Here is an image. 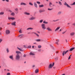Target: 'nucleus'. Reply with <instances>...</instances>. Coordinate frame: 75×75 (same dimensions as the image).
I'll return each instance as SVG.
<instances>
[{"label":"nucleus","instance_id":"obj_56","mask_svg":"<svg viewBox=\"0 0 75 75\" xmlns=\"http://www.w3.org/2000/svg\"><path fill=\"white\" fill-rule=\"evenodd\" d=\"M38 51H41V50H38Z\"/></svg>","mask_w":75,"mask_h":75},{"label":"nucleus","instance_id":"obj_25","mask_svg":"<svg viewBox=\"0 0 75 75\" xmlns=\"http://www.w3.org/2000/svg\"><path fill=\"white\" fill-rule=\"evenodd\" d=\"M33 28H29L27 29V30H33Z\"/></svg>","mask_w":75,"mask_h":75},{"label":"nucleus","instance_id":"obj_60","mask_svg":"<svg viewBox=\"0 0 75 75\" xmlns=\"http://www.w3.org/2000/svg\"><path fill=\"white\" fill-rule=\"evenodd\" d=\"M3 1H5V0H2Z\"/></svg>","mask_w":75,"mask_h":75},{"label":"nucleus","instance_id":"obj_29","mask_svg":"<svg viewBox=\"0 0 75 75\" xmlns=\"http://www.w3.org/2000/svg\"><path fill=\"white\" fill-rule=\"evenodd\" d=\"M36 41L38 42L41 41V40L40 39H37L36 40Z\"/></svg>","mask_w":75,"mask_h":75},{"label":"nucleus","instance_id":"obj_20","mask_svg":"<svg viewBox=\"0 0 75 75\" xmlns=\"http://www.w3.org/2000/svg\"><path fill=\"white\" fill-rule=\"evenodd\" d=\"M44 6V5H39V7H43Z\"/></svg>","mask_w":75,"mask_h":75},{"label":"nucleus","instance_id":"obj_31","mask_svg":"<svg viewBox=\"0 0 75 75\" xmlns=\"http://www.w3.org/2000/svg\"><path fill=\"white\" fill-rule=\"evenodd\" d=\"M56 41H57V42H56V44H57L58 45V42H59V40H57Z\"/></svg>","mask_w":75,"mask_h":75},{"label":"nucleus","instance_id":"obj_5","mask_svg":"<svg viewBox=\"0 0 75 75\" xmlns=\"http://www.w3.org/2000/svg\"><path fill=\"white\" fill-rule=\"evenodd\" d=\"M64 4L65 5V6H67V7L71 8V7L70 6H69L68 4H67V3H66V2H65V3Z\"/></svg>","mask_w":75,"mask_h":75},{"label":"nucleus","instance_id":"obj_36","mask_svg":"<svg viewBox=\"0 0 75 75\" xmlns=\"http://www.w3.org/2000/svg\"><path fill=\"white\" fill-rule=\"evenodd\" d=\"M38 47L39 48H41V45H39L38 46Z\"/></svg>","mask_w":75,"mask_h":75},{"label":"nucleus","instance_id":"obj_7","mask_svg":"<svg viewBox=\"0 0 75 75\" xmlns=\"http://www.w3.org/2000/svg\"><path fill=\"white\" fill-rule=\"evenodd\" d=\"M6 33L7 34H8L10 33V31L8 30H7L6 31Z\"/></svg>","mask_w":75,"mask_h":75},{"label":"nucleus","instance_id":"obj_10","mask_svg":"<svg viewBox=\"0 0 75 75\" xmlns=\"http://www.w3.org/2000/svg\"><path fill=\"white\" fill-rule=\"evenodd\" d=\"M9 58H10V59H12V60H13V55H11V56H10L9 57Z\"/></svg>","mask_w":75,"mask_h":75},{"label":"nucleus","instance_id":"obj_23","mask_svg":"<svg viewBox=\"0 0 75 75\" xmlns=\"http://www.w3.org/2000/svg\"><path fill=\"white\" fill-rule=\"evenodd\" d=\"M30 55H35L32 52H30Z\"/></svg>","mask_w":75,"mask_h":75},{"label":"nucleus","instance_id":"obj_30","mask_svg":"<svg viewBox=\"0 0 75 75\" xmlns=\"http://www.w3.org/2000/svg\"><path fill=\"white\" fill-rule=\"evenodd\" d=\"M0 15H1L2 14H4V12H1L0 13Z\"/></svg>","mask_w":75,"mask_h":75},{"label":"nucleus","instance_id":"obj_33","mask_svg":"<svg viewBox=\"0 0 75 75\" xmlns=\"http://www.w3.org/2000/svg\"><path fill=\"white\" fill-rule=\"evenodd\" d=\"M11 15H12V16H14V13H11Z\"/></svg>","mask_w":75,"mask_h":75},{"label":"nucleus","instance_id":"obj_15","mask_svg":"<svg viewBox=\"0 0 75 75\" xmlns=\"http://www.w3.org/2000/svg\"><path fill=\"white\" fill-rule=\"evenodd\" d=\"M21 5H24L25 6H26V5H27V4H26L23 2L21 3Z\"/></svg>","mask_w":75,"mask_h":75},{"label":"nucleus","instance_id":"obj_62","mask_svg":"<svg viewBox=\"0 0 75 75\" xmlns=\"http://www.w3.org/2000/svg\"><path fill=\"white\" fill-rule=\"evenodd\" d=\"M56 3H58V2H56Z\"/></svg>","mask_w":75,"mask_h":75},{"label":"nucleus","instance_id":"obj_8","mask_svg":"<svg viewBox=\"0 0 75 75\" xmlns=\"http://www.w3.org/2000/svg\"><path fill=\"white\" fill-rule=\"evenodd\" d=\"M46 29L47 30H48V31H52V29H51V28H50L49 27H48Z\"/></svg>","mask_w":75,"mask_h":75},{"label":"nucleus","instance_id":"obj_32","mask_svg":"<svg viewBox=\"0 0 75 75\" xmlns=\"http://www.w3.org/2000/svg\"><path fill=\"white\" fill-rule=\"evenodd\" d=\"M59 4L60 5H62V3H61V2L60 1H59Z\"/></svg>","mask_w":75,"mask_h":75},{"label":"nucleus","instance_id":"obj_46","mask_svg":"<svg viewBox=\"0 0 75 75\" xmlns=\"http://www.w3.org/2000/svg\"><path fill=\"white\" fill-rule=\"evenodd\" d=\"M23 57H26V55L25 54H24L23 56Z\"/></svg>","mask_w":75,"mask_h":75},{"label":"nucleus","instance_id":"obj_51","mask_svg":"<svg viewBox=\"0 0 75 75\" xmlns=\"http://www.w3.org/2000/svg\"><path fill=\"white\" fill-rule=\"evenodd\" d=\"M73 25H75V23H73Z\"/></svg>","mask_w":75,"mask_h":75},{"label":"nucleus","instance_id":"obj_28","mask_svg":"<svg viewBox=\"0 0 75 75\" xmlns=\"http://www.w3.org/2000/svg\"><path fill=\"white\" fill-rule=\"evenodd\" d=\"M29 4L31 6H33V4L32 3V2H30L29 3Z\"/></svg>","mask_w":75,"mask_h":75},{"label":"nucleus","instance_id":"obj_17","mask_svg":"<svg viewBox=\"0 0 75 75\" xmlns=\"http://www.w3.org/2000/svg\"><path fill=\"white\" fill-rule=\"evenodd\" d=\"M59 27H57L55 30V31H58L60 28Z\"/></svg>","mask_w":75,"mask_h":75},{"label":"nucleus","instance_id":"obj_45","mask_svg":"<svg viewBox=\"0 0 75 75\" xmlns=\"http://www.w3.org/2000/svg\"><path fill=\"white\" fill-rule=\"evenodd\" d=\"M48 10H52V9L48 8Z\"/></svg>","mask_w":75,"mask_h":75},{"label":"nucleus","instance_id":"obj_39","mask_svg":"<svg viewBox=\"0 0 75 75\" xmlns=\"http://www.w3.org/2000/svg\"><path fill=\"white\" fill-rule=\"evenodd\" d=\"M43 21V20H41L40 21V23H41Z\"/></svg>","mask_w":75,"mask_h":75},{"label":"nucleus","instance_id":"obj_38","mask_svg":"<svg viewBox=\"0 0 75 75\" xmlns=\"http://www.w3.org/2000/svg\"><path fill=\"white\" fill-rule=\"evenodd\" d=\"M6 51H7V52H9V50H8V49L7 48V49Z\"/></svg>","mask_w":75,"mask_h":75},{"label":"nucleus","instance_id":"obj_11","mask_svg":"<svg viewBox=\"0 0 75 75\" xmlns=\"http://www.w3.org/2000/svg\"><path fill=\"white\" fill-rule=\"evenodd\" d=\"M45 11V10L44 9H42V10H39L40 13H42V12H44Z\"/></svg>","mask_w":75,"mask_h":75},{"label":"nucleus","instance_id":"obj_58","mask_svg":"<svg viewBox=\"0 0 75 75\" xmlns=\"http://www.w3.org/2000/svg\"><path fill=\"white\" fill-rule=\"evenodd\" d=\"M68 24H70V23H68Z\"/></svg>","mask_w":75,"mask_h":75},{"label":"nucleus","instance_id":"obj_24","mask_svg":"<svg viewBox=\"0 0 75 75\" xmlns=\"http://www.w3.org/2000/svg\"><path fill=\"white\" fill-rule=\"evenodd\" d=\"M43 23L44 24H48V22H46L45 21L43 22Z\"/></svg>","mask_w":75,"mask_h":75},{"label":"nucleus","instance_id":"obj_22","mask_svg":"<svg viewBox=\"0 0 75 75\" xmlns=\"http://www.w3.org/2000/svg\"><path fill=\"white\" fill-rule=\"evenodd\" d=\"M24 13L25 14H26V15H30V13L27 12H25Z\"/></svg>","mask_w":75,"mask_h":75},{"label":"nucleus","instance_id":"obj_9","mask_svg":"<svg viewBox=\"0 0 75 75\" xmlns=\"http://www.w3.org/2000/svg\"><path fill=\"white\" fill-rule=\"evenodd\" d=\"M34 4L35 6V7H36V8H37L38 7V6H37V3H36V2H34Z\"/></svg>","mask_w":75,"mask_h":75},{"label":"nucleus","instance_id":"obj_42","mask_svg":"<svg viewBox=\"0 0 75 75\" xmlns=\"http://www.w3.org/2000/svg\"><path fill=\"white\" fill-rule=\"evenodd\" d=\"M71 55H70V56L69 57L68 59H71Z\"/></svg>","mask_w":75,"mask_h":75},{"label":"nucleus","instance_id":"obj_35","mask_svg":"<svg viewBox=\"0 0 75 75\" xmlns=\"http://www.w3.org/2000/svg\"><path fill=\"white\" fill-rule=\"evenodd\" d=\"M2 41H3V40L1 39H0V43H1V42Z\"/></svg>","mask_w":75,"mask_h":75},{"label":"nucleus","instance_id":"obj_64","mask_svg":"<svg viewBox=\"0 0 75 75\" xmlns=\"http://www.w3.org/2000/svg\"><path fill=\"white\" fill-rule=\"evenodd\" d=\"M46 1H48V0H46Z\"/></svg>","mask_w":75,"mask_h":75},{"label":"nucleus","instance_id":"obj_37","mask_svg":"<svg viewBox=\"0 0 75 75\" xmlns=\"http://www.w3.org/2000/svg\"><path fill=\"white\" fill-rule=\"evenodd\" d=\"M31 46L30 45V46H28V48H31Z\"/></svg>","mask_w":75,"mask_h":75},{"label":"nucleus","instance_id":"obj_34","mask_svg":"<svg viewBox=\"0 0 75 75\" xmlns=\"http://www.w3.org/2000/svg\"><path fill=\"white\" fill-rule=\"evenodd\" d=\"M37 3V4H40V2L38 1H37L36 2Z\"/></svg>","mask_w":75,"mask_h":75},{"label":"nucleus","instance_id":"obj_14","mask_svg":"<svg viewBox=\"0 0 75 75\" xmlns=\"http://www.w3.org/2000/svg\"><path fill=\"white\" fill-rule=\"evenodd\" d=\"M24 36L23 35H19L18 37L19 38H22V37H23Z\"/></svg>","mask_w":75,"mask_h":75},{"label":"nucleus","instance_id":"obj_12","mask_svg":"<svg viewBox=\"0 0 75 75\" xmlns=\"http://www.w3.org/2000/svg\"><path fill=\"white\" fill-rule=\"evenodd\" d=\"M52 67H53V66H52V64H50V65H49V69H50V68H51Z\"/></svg>","mask_w":75,"mask_h":75},{"label":"nucleus","instance_id":"obj_52","mask_svg":"<svg viewBox=\"0 0 75 75\" xmlns=\"http://www.w3.org/2000/svg\"><path fill=\"white\" fill-rule=\"evenodd\" d=\"M65 33V32H64L62 33V34H64Z\"/></svg>","mask_w":75,"mask_h":75},{"label":"nucleus","instance_id":"obj_27","mask_svg":"<svg viewBox=\"0 0 75 75\" xmlns=\"http://www.w3.org/2000/svg\"><path fill=\"white\" fill-rule=\"evenodd\" d=\"M52 5V3L51 2H50V4H49V6L50 7H51V6Z\"/></svg>","mask_w":75,"mask_h":75},{"label":"nucleus","instance_id":"obj_48","mask_svg":"<svg viewBox=\"0 0 75 75\" xmlns=\"http://www.w3.org/2000/svg\"><path fill=\"white\" fill-rule=\"evenodd\" d=\"M54 63H52V67H53V66H54Z\"/></svg>","mask_w":75,"mask_h":75},{"label":"nucleus","instance_id":"obj_54","mask_svg":"<svg viewBox=\"0 0 75 75\" xmlns=\"http://www.w3.org/2000/svg\"><path fill=\"white\" fill-rule=\"evenodd\" d=\"M34 46H32V48H34Z\"/></svg>","mask_w":75,"mask_h":75},{"label":"nucleus","instance_id":"obj_19","mask_svg":"<svg viewBox=\"0 0 75 75\" xmlns=\"http://www.w3.org/2000/svg\"><path fill=\"white\" fill-rule=\"evenodd\" d=\"M19 32L20 33H23V31H22V30H21V29L20 30Z\"/></svg>","mask_w":75,"mask_h":75},{"label":"nucleus","instance_id":"obj_49","mask_svg":"<svg viewBox=\"0 0 75 75\" xmlns=\"http://www.w3.org/2000/svg\"><path fill=\"white\" fill-rule=\"evenodd\" d=\"M1 30H2V28L1 27H0V31H1Z\"/></svg>","mask_w":75,"mask_h":75},{"label":"nucleus","instance_id":"obj_63","mask_svg":"<svg viewBox=\"0 0 75 75\" xmlns=\"http://www.w3.org/2000/svg\"><path fill=\"white\" fill-rule=\"evenodd\" d=\"M33 44H36V43H34Z\"/></svg>","mask_w":75,"mask_h":75},{"label":"nucleus","instance_id":"obj_26","mask_svg":"<svg viewBox=\"0 0 75 75\" xmlns=\"http://www.w3.org/2000/svg\"><path fill=\"white\" fill-rule=\"evenodd\" d=\"M18 49L20 51H23V50L22 49H20V48H19L18 47Z\"/></svg>","mask_w":75,"mask_h":75},{"label":"nucleus","instance_id":"obj_13","mask_svg":"<svg viewBox=\"0 0 75 75\" xmlns=\"http://www.w3.org/2000/svg\"><path fill=\"white\" fill-rule=\"evenodd\" d=\"M74 49H75V47H72V48H71L69 50V51H73V50H74Z\"/></svg>","mask_w":75,"mask_h":75},{"label":"nucleus","instance_id":"obj_59","mask_svg":"<svg viewBox=\"0 0 75 75\" xmlns=\"http://www.w3.org/2000/svg\"><path fill=\"white\" fill-rule=\"evenodd\" d=\"M9 11H10V12H12V11H10V10Z\"/></svg>","mask_w":75,"mask_h":75},{"label":"nucleus","instance_id":"obj_44","mask_svg":"<svg viewBox=\"0 0 75 75\" xmlns=\"http://www.w3.org/2000/svg\"><path fill=\"white\" fill-rule=\"evenodd\" d=\"M75 2L71 4V5H75Z\"/></svg>","mask_w":75,"mask_h":75},{"label":"nucleus","instance_id":"obj_1","mask_svg":"<svg viewBox=\"0 0 75 75\" xmlns=\"http://www.w3.org/2000/svg\"><path fill=\"white\" fill-rule=\"evenodd\" d=\"M16 53L17 54L16 55V60H19L20 58V56L19 55V54H21V52H20L16 51Z\"/></svg>","mask_w":75,"mask_h":75},{"label":"nucleus","instance_id":"obj_40","mask_svg":"<svg viewBox=\"0 0 75 75\" xmlns=\"http://www.w3.org/2000/svg\"><path fill=\"white\" fill-rule=\"evenodd\" d=\"M35 34H36V35L37 36V37H39V35H38V34L36 33H35Z\"/></svg>","mask_w":75,"mask_h":75},{"label":"nucleus","instance_id":"obj_2","mask_svg":"<svg viewBox=\"0 0 75 75\" xmlns=\"http://www.w3.org/2000/svg\"><path fill=\"white\" fill-rule=\"evenodd\" d=\"M41 27L42 29H43L44 30H45V29H46V27H45V24H42Z\"/></svg>","mask_w":75,"mask_h":75},{"label":"nucleus","instance_id":"obj_41","mask_svg":"<svg viewBox=\"0 0 75 75\" xmlns=\"http://www.w3.org/2000/svg\"><path fill=\"white\" fill-rule=\"evenodd\" d=\"M61 11L59 12H58V14H61Z\"/></svg>","mask_w":75,"mask_h":75},{"label":"nucleus","instance_id":"obj_61","mask_svg":"<svg viewBox=\"0 0 75 75\" xmlns=\"http://www.w3.org/2000/svg\"><path fill=\"white\" fill-rule=\"evenodd\" d=\"M24 47H25V45H24Z\"/></svg>","mask_w":75,"mask_h":75},{"label":"nucleus","instance_id":"obj_47","mask_svg":"<svg viewBox=\"0 0 75 75\" xmlns=\"http://www.w3.org/2000/svg\"><path fill=\"white\" fill-rule=\"evenodd\" d=\"M15 10H16V11H18V9L16 8L15 9Z\"/></svg>","mask_w":75,"mask_h":75},{"label":"nucleus","instance_id":"obj_4","mask_svg":"<svg viewBox=\"0 0 75 75\" xmlns=\"http://www.w3.org/2000/svg\"><path fill=\"white\" fill-rule=\"evenodd\" d=\"M8 19L9 20H15V18H14L9 17L8 18Z\"/></svg>","mask_w":75,"mask_h":75},{"label":"nucleus","instance_id":"obj_53","mask_svg":"<svg viewBox=\"0 0 75 75\" xmlns=\"http://www.w3.org/2000/svg\"><path fill=\"white\" fill-rule=\"evenodd\" d=\"M58 51L56 52V53L57 54V53H58Z\"/></svg>","mask_w":75,"mask_h":75},{"label":"nucleus","instance_id":"obj_43","mask_svg":"<svg viewBox=\"0 0 75 75\" xmlns=\"http://www.w3.org/2000/svg\"><path fill=\"white\" fill-rule=\"evenodd\" d=\"M7 75H10V73H7Z\"/></svg>","mask_w":75,"mask_h":75},{"label":"nucleus","instance_id":"obj_55","mask_svg":"<svg viewBox=\"0 0 75 75\" xmlns=\"http://www.w3.org/2000/svg\"><path fill=\"white\" fill-rule=\"evenodd\" d=\"M35 67V65H34L33 66V67Z\"/></svg>","mask_w":75,"mask_h":75},{"label":"nucleus","instance_id":"obj_21","mask_svg":"<svg viewBox=\"0 0 75 75\" xmlns=\"http://www.w3.org/2000/svg\"><path fill=\"white\" fill-rule=\"evenodd\" d=\"M74 34H75V33H74V32L71 33H70L71 35H74Z\"/></svg>","mask_w":75,"mask_h":75},{"label":"nucleus","instance_id":"obj_3","mask_svg":"<svg viewBox=\"0 0 75 75\" xmlns=\"http://www.w3.org/2000/svg\"><path fill=\"white\" fill-rule=\"evenodd\" d=\"M68 51H69V50H67L66 51H63V52L62 53L63 56H64V54H66L67 53V52H68Z\"/></svg>","mask_w":75,"mask_h":75},{"label":"nucleus","instance_id":"obj_18","mask_svg":"<svg viewBox=\"0 0 75 75\" xmlns=\"http://www.w3.org/2000/svg\"><path fill=\"white\" fill-rule=\"evenodd\" d=\"M38 72H39V70H38V69H36L35 71V73H38Z\"/></svg>","mask_w":75,"mask_h":75},{"label":"nucleus","instance_id":"obj_57","mask_svg":"<svg viewBox=\"0 0 75 75\" xmlns=\"http://www.w3.org/2000/svg\"><path fill=\"white\" fill-rule=\"evenodd\" d=\"M62 31V30L61 29H60V31Z\"/></svg>","mask_w":75,"mask_h":75},{"label":"nucleus","instance_id":"obj_16","mask_svg":"<svg viewBox=\"0 0 75 75\" xmlns=\"http://www.w3.org/2000/svg\"><path fill=\"white\" fill-rule=\"evenodd\" d=\"M35 18V17H32L30 18V20H34Z\"/></svg>","mask_w":75,"mask_h":75},{"label":"nucleus","instance_id":"obj_50","mask_svg":"<svg viewBox=\"0 0 75 75\" xmlns=\"http://www.w3.org/2000/svg\"><path fill=\"white\" fill-rule=\"evenodd\" d=\"M6 1H7V2H8V0H6Z\"/></svg>","mask_w":75,"mask_h":75},{"label":"nucleus","instance_id":"obj_6","mask_svg":"<svg viewBox=\"0 0 75 75\" xmlns=\"http://www.w3.org/2000/svg\"><path fill=\"white\" fill-rule=\"evenodd\" d=\"M16 22H13L11 24L12 25H14V26H16Z\"/></svg>","mask_w":75,"mask_h":75}]
</instances>
